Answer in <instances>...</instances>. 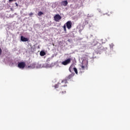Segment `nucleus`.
<instances>
[{
    "label": "nucleus",
    "mask_w": 130,
    "mask_h": 130,
    "mask_svg": "<svg viewBox=\"0 0 130 130\" xmlns=\"http://www.w3.org/2000/svg\"><path fill=\"white\" fill-rule=\"evenodd\" d=\"M72 25H73V23H72V21H67L63 26L64 32L65 33H67V28H68L69 30H70V29H72Z\"/></svg>",
    "instance_id": "obj_1"
},
{
    "label": "nucleus",
    "mask_w": 130,
    "mask_h": 130,
    "mask_svg": "<svg viewBox=\"0 0 130 130\" xmlns=\"http://www.w3.org/2000/svg\"><path fill=\"white\" fill-rule=\"evenodd\" d=\"M54 20L56 22H59V20H61V16L59 14H56L54 16Z\"/></svg>",
    "instance_id": "obj_2"
},
{
    "label": "nucleus",
    "mask_w": 130,
    "mask_h": 130,
    "mask_svg": "<svg viewBox=\"0 0 130 130\" xmlns=\"http://www.w3.org/2000/svg\"><path fill=\"white\" fill-rule=\"evenodd\" d=\"M71 61H72V59L71 58H69L67 60L62 61V64H63V66H67V64H69V63H71Z\"/></svg>",
    "instance_id": "obj_3"
},
{
    "label": "nucleus",
    "mask_w": 130,
    "mask_h": 130,
    "mask_svg": "<svg viewBox=\"0 0 130 130\" xmlns=\"http://www.w3.org/2000/svg\"><path fill=\"white\" fill-rule=\"evenodd\" d=\"M26 67V64L24 62H20L18 64V68L19 69H24Z\"/></svg>",
    "instance_id": "obj_4"
},
{
    "label": "nucleus",
    "mask_w": 130,
    "mask_h": 130,
    "mask_svg": "<svg viewBox=\"0 0 130 130\" xmlns=\"http://www.w3.org/2000/svg\"><path fill=\"white\" fill-rule=\"evenodd\" d=\"M91 44L92 46H96V45L101 46V44H100V43H99L96 40H93Z\"/></svg>",
    "instance_id": "obj_5"
},
{
    "label": "nucleus",
    "mask_w": 130,
    "mask_h": 130,
    "mask_svg": "<svg viewBox=\"0 0 130 130\" xmlns=\"http://www.w3.org/2000/svg\"><path fill=\"white\" fill-rule=\"evenodd\" d=\"M20 40L23 42H26V41H28L29 39L27 38H25L23 36H21L20 37Z\"/></svg>",
    "instance_id": "obj_6"
},
{
    "label": "nucleus",
    "mask_w": 130,
    "mask_h": 130,
    "mask_svg": "<svg viewBox=\"0 0 130 130\" xmlns=\"http://www.w3.org/2000/svg\"><path fill=\"white\" fill-rule=\"evenodd\" d=\"M64 85H61V83H58L57 84L55 85L54 88L55 89H57L59 87H63Z\"/></svg>",
    "instance_id": "obj_7"
},
{
    "label": "nucleus",
    "mask_w": 130,
    "mask_h": 130,
    "mask_svg": "<svg viewBox=\"0 0 130 130\" xmlns=\"http://www.w3.org/2000/svg\"><path fill=\"white\" fill-rule=\"evenodd\" d=\"M87 68V64H85L84 65V62H82V65L81 66V70H82V71H84L85 70V68Z\"/></svg>",
    "instance_id": "obj_8"
},
{
    "label": "nucleus",
    "mask_w": 130,
    "mask_h": 130,
    "mask_svg": "<svg viewBox=\"0 0 130 130\" xmlns=\"http://www.w3.org/2000/svg\"><path fill=\"white\" fill-rule=\"evenodd\" d=\"M61 4L62 6H63L64 7H67V6H68V1H62Z\"/></svg>",
    "instance_id": "obj_9"
},
{
    "label": "nucleus",
    "mask_w": 130,
    "mask_h": 130,
    "mask_svg": "<svg viewBox=\"0 0 130 130\" xmlns=\"http://www.w3.org/2000/svg\"><path fill=\"white\" fill-rule=\"evenodd\" d=\"M73 77H74V74H71L67 77V80H70V79H72Z\"/></svg>",
    "instance_id": "obj_10"
},
{
    "label": "nucleus",
    "mask_w": 130,
    "mask_h": 130,
    "mask_svg": "<svg viewBox=\"0 0 130 130\" xmlns=\"http://www.w3.org/2000/svg\"><path fill=\"white\" fill-rule=\"evenodd\" d=\"M41 56H44L45 55L46 53L44 51H41L40 53Z\"/></svg>",
    "instance_id": "obj_11"
},
{
    "label": "nucleus",
    "mask_w": 130,
    "mask_h": 130,
    "mask_svg": "<svg viewBox=\"0 0 130 130\" xmlns=\"http://www.w3.org/2000/svg\"><path fill=\"white\" fill-rule=\"evenodd\" d=\"M66 91L64 89H61V90L60 91V93H61V94H66Z\"/></svg>",
    "instance_id": "obj_12"
},
{
    "label": "nucleus",
    "mask_w": 130,
    "mask_h": 130,
    "mask_svg": "<svg viewBox=\"0 0 130 130\" xmlns=\"http://www.w3.org/2000/svg\"><path fill=\"white\" fill-rule=\"evenodd\" d=\"M73 70L74 71L75 74H76V75H78V69H77V68H76L75 67H74L73 68Z\"/></svg>",
    "instance_id": "obj_13"
},
{
    "label": "nucleus",
    "mask_w": 130,
    "mask_h": 130,
    "mask_svg": "<svg viewBox=\"0 0 130 130\" xmlns=\"http://www.w3.org/2000/svg\"><path fill=\"white\" fill-rule=\"evenodd\" d=\"M61 83H64V84H67V83H68V81L67 80H63L61 81Z\"/></svg>",
    "instance_id": "obj_14"
},
{
    "label": "nucleus",
    "mask_w": 130,
    "mask_h": 130,
    "mask_svg": "<svg viewBox=\"0 0 130 130\" xmlns=\"http://www.w3.org/2000/svg\"><path fill=\"white\" fill-rule=\"evenodd\" d=\"M42 15H43V12H41V11H40V12L38 13V16H41Z\"/></svg>",
    "instance_id": "obj_15"
},
{
    "label": "nucleus",
    "mask_w": 130,
    "mask_h": 130,
    "mask_svg": "<svg viewBox=\"0 0 130 130\" xmlns=\"http://www.w3.org/2000/svg\"><path fill=\"white\" fill-rule=\"evenodd\" d=\"M113 46H114V45H113V44H111L110 45V47L111 48H113Z\"/></svg>",
    "instance_id": "obj_16"
},
{
    "label": "nucleus",
    "mask_w": 130,
    "mask_h": 130,
    "mask_svg": "<svg viewBox=\"0 0 130 130\" xmlns=\"http://www.w3.org/2000/svg\"><path fill=\"white\" fill-rule=\"evenodd\" d=\"M33 15V13L31 12L30 13H29V16H32Z\"/></svg>",
    "instance_id": "obj_17"
},
{
    "label": "nucleus",
    "mask_w": 130,
    "mask_h": 130,
    "mask_svg": "<svg viewBox=\"0 0 130 130\" xmlns=\"http://www.w3.org/2000/svg\"><path fill=\"white\" fill-rule=\"evenodd\" d=\"M2 49L0 48V55H2Z\"/></svg>",
    "instance_id": "obj_18"
},
{
    "label": "nucleus",
    "mask_w": 130,
    "mask_h": 130,
    "mask_svg": "<svg viewBox=\"0 0 130 130\" xmlns=\"http://www.w3.org/2000/svg\"><path fill=\"white\" fill-rule=\"evenodd\" d=\"M13 1H16V0H9V3H12Z\"/></svg>",
    "instance_id": "obj_19"
},
{
    "label": "nucleus",
    "mask_w": 130,
    "mask_h": 130,
    "mask_svg": "<svg viewBox=\"0 0 130 130\" xmlns=\"http://www.w3.org/2000/svg\"><path fill=\"white\" fill-rule=\"evenodd\" d=\"M15 5H16V7H18V3H15Z\"/></svg>",
    "instance_id": "obj_20"
},
{
    "label": "nucleus",
    "mask_w": 130,
    "mask_h": 130,
    "mask_svg": "<svg viewBox=\"0 0 130 130\" xmlns=\"http://www.w3.org/2000/svg\"><path fill=\"white\" fill-rule=\"evenodd\" d=\"M71 68L70 67L69 69V71H70V72H71V73H72V71L71 70Z\"/></svg>",
    "instance_id": "obj_21"
},
{
    "label": "nucleus",
    "mask_w": 130,
    "mask_h": 130,
    "mask_svg": "<svg viewBox=\"0 0 130 130\" xmlns=\"http://www.w3.org/2000/svg\"><path fill=\"white\" fill-rule=\"evenodd\" d=\"M28 68H31V66H28Z\"/></svg>",
    "instance_id": "obj_22"
}]
</instances>
